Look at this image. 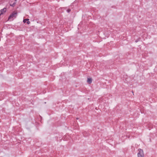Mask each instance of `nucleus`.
Returning a JSON list of instances; mask_svg holds the SVG:
<instances>
[{
  "label": "nucleus",
  "instance_id": "f03ea898",
  "mask_svg": "<svg viewBox=\"0 0 157 157\" xmlns=\"http://www.w3.org/2000/svg\"><path fill=\"white\" fill-rule=\"evenodd\" d=\"M17 14V13L15 11L13 12L9 17V19L15 18Z\"/></svg>",
  "mask_w": 157,
  "mask_h": 157
},
{
  "label": "nucleus",
  "instance_id": "0eeeda50",
  "mask_svg": "<svg viewBox=\"0 0 157 157\" xmlns=\"http://www.w3.org/2000/svg\"><path fill=\"white\" fill-rule=\"evenodd\" d=\"M71 10L70 9H68L67 10V12L68 13H69L71 11Z\"/></svg>",
  "mask_w": 157,
  "mask_h": 157
},
{
  "label": "nucleus",
  "instance_id": "f257e3e1",
  "mask_svg": "<svg viewBox=\"0 0 157 157\" xmlns=\"http://www.w3.org/2000/svg\"><path fill=\"white\" fill-rule=\"evenodd\" d=\"M139 152L137 154L138 157H144V155L142 150L139 149L138 150Z\"/></svg>",
  "mask_w": 157,
  "mask_h": 157
},
{
  "label": "nucleus",
  "instance_id": "39448f33",
  "mask_svg": "<svg viewBox=\"0 0 157 157\" xmlns=\"http://www.w3.org/2000/svg\"><path fill=\"white\" fill-rule=\"evenodd\" d=\"M16 2H14L13 4H10V6H11L14 7L16 4Z\"/></svg>",
  "mask_w": 157,
  "mask_h": 157
},
{
  "label": "nucleus",
  "instance_id": "423d86ee",
  "mask_svg": "<svg viewBox=\"0 0 157 157\" xmlns=\"http://www.w3.org/2000/svg\"><path fill=\"white\" fill-rule=\"evenodd\" d=\"M29 20V19H25L23 20V22L24 23H25L26 22V21H28Z\"/></svg>",
  "mask_w": 157,
  "mask_h": 157
},
{
  "label": "nucleus",
  "instance_id": "6e6552de",
  "mask_svg": "<svg viewBox=\"0 0 157 157\" xmlns=\"http://www.w3.org/2000/svg\"><path fill=\"white\" fill-rule=\"evenodd\" d=\"M26 23L27 24H29L30 23V22L29 21H27L26 22Z\"/></svg>",
  "mask_w": 157,
  "mask_h": 157
},
{
  "label": "nucleus",
  "instance_id": "7ed1b4c3",
  "mask_svg": "<svg viewBox=\"0 0 157 157\" xmlns=\"http://www.w3.org/2000/svg\"><path fill=\"white\" fill-rule=\"evenodd\" d=\"M6 11V8H4L0 10V15L1 14H3Z\"/></svg>",
  "mask_w": 157,
  "mask_h": 157
},
{
  "label": "nucleus",
  "instance_id": "20e7f679",
  "mask_svg": "<svg viewBox=\"0 0 157 157\" xmlns=\"http://www.w3.org/2000/svg\"><path fill=\"white\" fill-rule=\"evenodd\" d=\"M92 79L91 78H88L87 80V82L89 84H90L92 82Z\"/></svg>",
  "mask_w": 157,
  "mask_h": 157
}]
</instances>
